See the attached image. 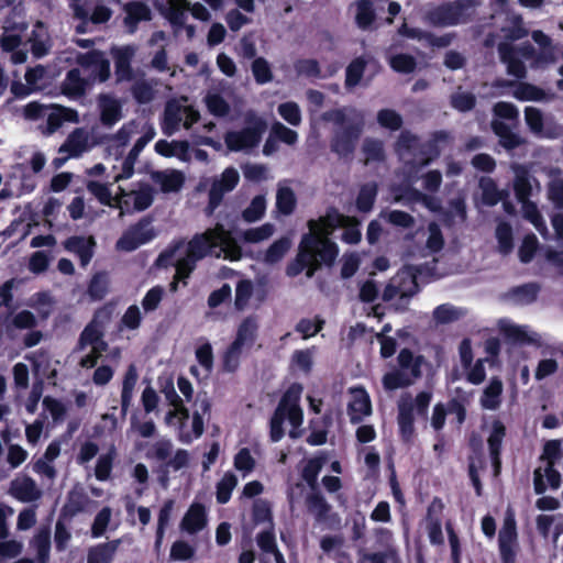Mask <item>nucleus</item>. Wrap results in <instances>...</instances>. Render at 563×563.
I'll use <instances>...</instances> for the list:
<instances>
[{
  "instance_id": "obj_1",
  "label": "nucleus",
  "mask_w": 563,
  "mask_h": 563,
  "mask_svg": "<svg viewBox=\"0 0 563 563\" xmlns=\"http://www.w3.org/2000/svg\"><path fill=\"white\" fill-rule=\"evenodd\" d=\"M347 219L338 209L330 208L318 221L310 220V232L301 236L295 258L286 266V275L294 278L306 271V276L312 278L322 265L331 267L339 255V246L329 238L320 236L317 230L319 224L330 230L343 227Z\"/></svg>"
},
{
  "instance_id": "obj_2",
  "label": "nucleus",
  "mask_w": 563,
  "mask_h": 563,
  "mask_svg": "<svg viewBox=\"0 0 563 563\" xmlns=\"http://www.w3.org/2000/svg\"><path fill=\"white\" fill-rule=\"evenodd\" d=\"M322 119L335 125L330 139V150L340 158H351L363 134L365 119L355 108L333 109L324 112Z\"/></svg>"
},
{
  "instance_id": "obj_3",
  "label": "nucleus",
  "mask_w": 563,
  "mask_h": 563,
  "mask_svg": "<svg viewBox=\"0 0 563 563\" xmlns=\"http://www.w3.org/2000/svg\"><path fill=\"white\" fill-rule=\"evenodd\" d=\"M302 389L300 384L294 383L283 394L269 419V440L273 443L279 442L284 438L286 419L294 428H299L302 424L303 412L300 407Z\"/></svg>"
},
{
  "instance_id": "obj_4",
  "label": "nucleus",
  "mask_w": 563,
  "mask_h": 563,
  "mask_svg": "<svg viewBox=\"0 0 563 563\" xmlns=\"http://www.w3.org/2000/svg\"><path fill=\"white\" fill-rule=\"evenodd\" d=\"M423 362L422 355H415L408 347L401 349L397 356L398 368L383 376L382 383L385 390L407 388L415 384L422 376Z\"/></svg>"
},
{
  "instance_id": "obj_5",
  "label": "nucleus",
  "mask_w": 563,
  "mask_h": 563,
  "mask_svg": "<svg viewBox=\"0 0 563 563\" xmlns=\"http://www.w3.org/2000/svg\"><path fill=\"white\" fill-rule=\"evenodd\" d=\"M173 442L169 439H161L156 441L146 452V457L163 462L159 467V482L165 486L168 483L169 470L175 472L188 466L189 453L185 449H178L173 453Z\"/></svg>"
},
{
  "instance_id": "obj_6",
  "label": "nucleus",
  "mask_w": 563,
  "mask_h": 563,
  "mask_svg": "<svg viewBox=\"0 0 563 563\" xmlns=\"http://www.w3.org/2000/svg\"><path fill=\"white\" fill-rule=\"evenodd\" d=\"M389 14L385 19L387 24L394 22V18L399 14L401 7L396 1L387 0H357L355 2V24L362 31H372L375 29L377 15L386 10Z\"/></svg>"
},
{
  "instance_id": "obj_7",
  "label": "nucleus",
  "mask_w": 563,
  "mask_h": 563,
  "mask_svg": "<svg viewBox=\"0 0 563 563\" xmlns=\"http://www.w3.org/2000/svg\"><path fill=\"white\" fill-rule=\"evenodd\" d=\"M246 125L240 131H229L224 135V143L232 152H240L245 148L257 146L266 131V122L255 114L245 118Z\"/></svg>"
},
{
  "instance_id": "obj_8",
  "label": "nucleus",
  "mask_w": 563,
  "mask_h": 563,
  "mask_svg": "<svg viewBox=\"0 0 563 563\" xmlns=\"http://www.w3.org/2000/svg\"><path fill=\"white\" fill-rule=\"evenodd\" d=\"M477 5L476 0H455L442 3L426 13V20L432 26H452L463 22L470 9Z\"/></svg>"
},
{
  "instance_id": "obj_9",
  "label": "nucleus",
  "mask_w": 563,
  "mask_h": 563,
  "mask_svg": "<svg viewBox=\"0 0 563 563\" xmlns=\"http://www.w3.org/2000/svg\"><path fill=\"white\" fill-rule=\"evenodd\" d=\"M152 218L143 217L135 224H132L117 241V249L124 252H133L141 245L151 242L156 232L151 227Z\"/></svg>"
},
{
  "instance_id": "obj_10",
  "label": "nucleus",
  "mask_w": 563,
  "mask_h": 563,
  "mask_svg": "<svg viewBox=\"0 0 563 563\" xmlns=\"http://www.w3.org/2000/svg\"><path fill=\"white\" fill-rule=\"evenodd\" d=\"M240 181V175L234 167L225 168L219 179H214L208 194V205L205 209L207 216H212L222 203L225 194L232 191Z\"/></svg>"
},
{
  "instance_id": "obj_11",
  "label": "nucleus",
  "mask_w": 563,
  "mask_h": 563,
  "mask_svg": "<svg viewBox=\"0 0 563 563\" xmlns=\"http://www.w3.org/2000/svg\"><path fill=\"white\" fill-rule=\"evenodd\" d=\"M498 550L501 563H517L519 550L518 532L515 518L510 515L504 520L498 533Z\"/></svg>"
},
{
  "instance_id": "obj_12",
  "label": "nucleus",
  "mask_w": 563,
  "mask_h": 563,
  "mask_svg": "<svg viewBox=\"0 0 563 563\" xmlns=\"http://www.w3.org/2000/svg\"><path fill=\"white\" fill-rule=\"evenodd\" d=\"M449 139L450 133L448 131H434L428 141L423 143L420 142L418 156L408 161L407 165L416 170L428 166L433 159L440 156L441 150L439 143H445Z\"/></svg>"
},
{
  "instance_id": "obj_13",
  "label": "nucleus",
  "mask_w": 563,
  "mask_h": 563,
  "mask_svg": "<svg viewBox=\"0 0 563 563\" xmlns=\"http://www.w3.org/2000/svg\"><path fill=\"white\" fill-rule=\"evenodd\" d=\"M91 503L90 497L80 484H76L68 490L66 501L60 508V518L71 521L78 514L85 512Z\"/></svg>"
},
{
  "instance_id": "obj_14",
  "label": "nucleus",
  "mask_w": 563,
  "mask_h": 563,
  "mask_svg": "<svg viewBox=\"0 0 563 563\" xmlns=\"http://www.w3.org/2000/svg\"><path fill=\"white\" fill-rule=\"evenodd\" d=\"M97 242L92 235H73L63 242L65 251L78 256L80 266L86 267L95 255Z\"/></svg>"
},
{
  "instance_id": "obj_15",
  "label": "nucleus",
  "mask_w": 563,
  "mask_h": 563,
  "mask_svg": "<svg viewBox=\"0 0 563 563\" xmlns=\"http://www.w3.org/2000/svg\"><path fill=\"white\" fill-rule=\"evenodd\" d=\"M214 250L220 249L223 252L224 258L229 261H239L242 257V247L238 243L230 230H227L223 224L217 223L213 227Z\"/></svg>"
},
{
  "instance_id": "obj_16",
  "label": "nucleus",
  "mask_w": 563,
  "mask_h": 563,
  "mask_svg": "<svg viewBox=\"0 0 563 563\" xmlns=\"http://www.w3.org/2000/svg\"><path fill=\"white\" fill-rule=\"evenodd\" d=\"M214 252L213 228L196 233L188 242L186 256L198 262Z\"/></svg>"
},
{
  "instance_id": "obj_17",
  "label": "nucleus",
  "mask_w": 563,
  "mask_h": 563,
  "mask_svg": "<svg viewBox=\"0 0 563 563\" xmlns=\"http://www.w3.org/2000/svg\"><path fill=\"white\" fill-rule=\"evenodd\" d=\"M499 59L507 66V73L517 79H523L527 76L525 63L517 56V48L507 42H500L497 46Z\"/></svg>"
},
{
  "instance_id": "obj_18",
  "label": "nucleus",
  "mask_w": 563,
  "mask_h": 563,
  "mask_svg": "<svg viewBox=\"0 0 563 563\" xmlns=\"http://www.w3.org/2000/svg\"><path fill=\"white\" fill-rule=\"evenodd\" d=\"M415 406L410 398H401L398 402L397 422L399 435L405 443L411 442L415 435Z\"/></svg>"
},
{
  "instance_id": "obj_19",
  "label": "nucleus",
  "mask_w": 563,
  "mask_h": 563,
  "mask_svg": "<svg viewBox=\"0 0 563 563\" xmlns=\"http://www.w3.org/2000/svg\"><path fill=\"white\" fill-rule=\"evenodd\" d=\"M347 413L351 423H360L364 417L372 413V402L365 388L360 387L352 390V400L347 405Z\"/></svg>"
},
{
  "instance_id": "obj_20",
  "label": "nucleus",
  "mask_w": 563,
  "mask_h": 563,
  "mask_svg": "<svg viewBox=\"0 0 563 563\" xmlns=\"http://www.w3.org/2000/svg\"><path fill=\"white\" fill-rule=\"evenodd\" d=\"M65 122L78 123L79 115L75 109L64 106H53L46 118L44 134L51 135L63 126Z\"/></svg>"
},
{
  "instance_id": "obj_21",
  "label": "nucleus",
  "mask_w": 563,
  "mask_h": 563,
  "mask_svg": "<svg viewBox=\"0 0 563 563\" xmlns=\"http://www.w3.org/2000/svg\"><path fill=\"white\" fill-rule=\"evenodd\" d=\"M207 521L206 507L200 503H194L183 517L180 528L189 534H195L207 526Z\"/></svg>"
},
{
  "instance_id": "obj_22",
  "label": "nucleus",
  "mask_w": 563,
  "mask_h": 563,
  "mask_svg": "<svg viewBox=\"0 0 563 563\" xmlns=\"http://www.w3.org/2000/svg\"><path fill=\"white\" fill-rule=\"evenodd\" d=\"M112 56L114 59L117 80H131L133 78L131 62L134 56V48L129 45L112 48Z\"/></svg>"
},
{
  "instance_id": "obj_23",
  "label": "nucleus",
  "mask_w": 563,
  "mask_h": 563,
  "mask_svg": "<svg viewBox=\"0 0 563 563\" xmlns=\"http://www.w3.org/2000/svg\"><path fill=\"white\" fill-rule=\"evenodd\" d=\"M125 16L124 25L134 32L142 21H150L152 19V12L148 5L142 1H130L123 7Z\"/></svg>"
},
{
  "instance_id": "obj_24",
  "label": "nucleus",
  "mask_w": 563,
  "mask_h": 563,
  "mask_svg": "<svg viewBox=\"0 0 563 563\" xmlns=\"http://www.w3.org/2000/svg\"><path fill=\"white\" fill-rule=\"evenodd\" d=\"M490 126L494 134L498 137L499 144L506 151H514L526 143L523 137L512 132L510 126L501 120L494 119Z\"/></svg>"
},
{
  "instance_id": "obj_25",
  "label": "nucleus",
  "mask_w": 563,
  "mask_h": 563,
  "mask_svg": "<svg viewBox=\"0 0 563 563\" xmlns=\"http://www.w3.org/2000/svg\"><path fill=\"white\" fill-rule=\"evenodd\" d=\"M88 148V134L81 129L77 128L68 134L65 142L60 145L58 152L67 153L68 157H79Z\"/></svg>"
},
{
  "instance_id": "obj_26",
  "label": "nucleus",
  "mask_w": 563,
  "mask_h": 563,
  "mask_svg": "<svg viewBox=\"0 0 563 563\" xmlns=\"http://www.w3.org/2000/svg\"><path fill=\"white\" fill-rule=\"evenodd\" d=\"M257 322L254 317H246L239 324L234 340L231 342L234 345L251 349L257 338Z\"/></svg>"
},
{
  "instance_id": "obj_27",
  "label": "nucleus",
  "mask_w": 563,
  "mask_h": 563,
  "mask_svg": "<svg viewBox=\"0 0 563 563\" xmlns=\"http://www.w3.org/2000/svg\"><path fill=\"white\" fill-rule=\"evenodd\" d=\"M121 544L120 539L99 543L88 550L87 563H112Z\"/></svg>"
},
{
  "instance_id": "obj_28",
  "label": "nucleus",
  "mask_w": 563,
  "mask_h": 563,
  "mask_svg": "<svg viewBox=\"0 0 563 563\" xmlns=\"http://www.w3.org/2000/svg\"><path fill=\"white\" fill-rule=\"evenodd\" d=\"M553 463H548L544 468V474L542 470L536 468L533 472V488L536 494L541 495L547 490V484L544 482V476L549 483V486L552 489H558L561 485V474L555 470Z\"/></svg>"
},
{
  "instance_id": "obj_29",
  "label": "nucleus",
  "mask_w": 563,
  "mask_h": 563,
  "mask_svg": "<svg viewBox=\"0 0 563 563\" xmlns=\"http://www.w3.org/2000/svg\"><path fill=\"white\" fill-rule=\"evenodd\" d=\"M60 88L66 97L80 98L86 92L87 80L81 77L78 68H71L67 71Z\"/></svg>"
},
{
  "instance_id": "obj_30",
  "label": "nucleus",
  "mask_w": 563,
  "mask_h": 563,
  "mask_svg": "<svg viewBox=\"0 0 563 563\" xmlns=\"http://www.w3.org/2000/svg\"><path fill=\"white\" fill-rule=\"evenodd\" d=\"M122 117L120 102L110 97L102 95L100 97V121L104 126L114 125Z\"/></svg>"
},
{
  "instance_id": "obj_31",
  "label": "nucleus",
  "mask_w": 563,
  "mask_h": 563,
  "mask_svg": "<svg viewBox=\"0 0 563 563\" xmlns=\"http://www.w3.org/2000/svg\"><path fill=\"white\" fill-rule=\"evenodd\" d=\"M478 185L482 190V201L485 206L494 207L509 196L507 190L498 189L496 181L490 177H482Z\"/></svg>"
},
{
  "instance_id": "obj_32",
  "label": "nucleus",
  "mask_w": 563,
  "mask_h": 563,
  "mask_svg": "<svg viewBox=\"0 0 563 563\" xmlns=\"http://www.w3.org/2000/svg\"><path fill=\"white\" fill-rule=\"evenodd\" d=\"M306 506L309 514H311L318 522H324L331 511V505L319 490L307 495Z\"/></svg>"
},
{
  "instance_id": "obj_33",
  "label": "nucleus",
  "mask_w": 563,
  "mask_h": 563,
  "mask_svg": "<svg viewBox=\"0 0 563 563\" xmlns=\"http://www.w3.org/2000/svg\"><path fill=\"white\" fill-rule=\"evenodd\" d=\"M137 373L133 364H131L123 377L121 390V417L124 419L133 398V390L136 385Z\"/></svg>"
},
{
  "instance_id": "obj_34",
  "label": "nucleus",
  "mask_w": 563,
  "mask_h": 563,
  "mask_svg": "<svg viewBox=\"0 0 563 563\" xmlns=\"http://www.w3.org/2000/svg\"><path fill=\"white\" fill-rule=\"evenodd\" d=\"M378 194L376 181H368L360 187L356 196L355 206L360 212L367 213L372 211Z\"/></svg>"
},
{
  "instance_id": "obj_35",
  "label": "nucleus",
  "mask_w": 563,
  "mask_h": 563,
  "mask_svg": "<svg viewBox=\"0 0 563 563\" xmlns=\"http://www.w3.org/2000/svg\"><path fill=\"white\" fill-rule=\"evenodd\" d=\"M499 86H514L516 85V90L514 91V97L520 101H540L544 98L545 93L543 89L540 87L529 84V82H515V81H501L498 84Z\"/></svg>"
},
{
  "instance_id": "obj_36",
  "label": "nucleus",
  "mask_w": 563,
  "mask_h": 563,
  "mask_svg": "<svg viewBox=\"0 0 563 563\" xmlns=\"http://www.w3.org/2000/svg\"><path fill=\"white\" fill-rule=\"evenodd\" d=\"M503 383L499 378L490 379L481 397V405L484 409L496 410L501 402Z\"/></svg>"
},
{
  "instance_id": "obj_37",
  "label": "nucleus",
  "mask_w": 563,
  "mask_h": 563,
  "mask_svg": "<svg viewBox=\"0 0 563 563\" xmlns=\"http://www.w3.org/2000/svg\"><path fill=\"white\" fill-rule=\"evenodd\" d=\"M153 179L161 185L163 192H175L180 190L184 185V175L179 170H172L170 173L155 172Z\"/></svg>"
},
{
  "instance_id": "obj_38",
  "label": "nucleus",
  "mask_w": 563,
  "mask_h": 563,
  "mask_svg": "<svg viewBox=\"0 0 563 563\" xmlns=\"http://www.w3.org/2000/svg\"><path fill=\"white\" fill-rule=\"evenodd\" d=\"M210 408H211V405L210 402L205 399L200 402V410L201 411H198L196 410L194 413H192V434L190 433H181L180 437H179V440L184 443H191L194 439H198L202 435L203 433V430H205V424H203V415L209 412L210 411Z\"/></svg>"
},
{
  "instance_id": "obj_39",
  "label": "nucleus",
  "mask_w": 563,
  "mask_h": 563,
  "mask_svg": "<svg viewBox=\"0 0 563 563\" xmlns=\"http://www.w3.org/2000/svg\"><path fill=\"white\" fill-rule=\"evenodd\" d=\"M539 292V284L526 283L510 288L508 295L519 303L530 305L537 300Z\"/></svg>"
},
{
  "instance_id": "obj_40",
  "label": "nucleus",
  "mask_w": 563,
  "mask_h": 563,
  "mask_svg": "<svg viewBox=\"0 0 563 563\" xmlns=\"http://www.w3.org/2000/svg\"><path fill=\"white\" fill-rule=\"evenodd\" d=\"M14 497L22 503L35 501L41 497L36 483L31 477H25L21 483L12 486Z\"/></svg>"
},
{
  "instance_id": "obj_41",
  "label": "nucleus",
  "mask_w": 563,
  "mask_h": 563,
  "mask_svg": "<svg viewBox=\"0 0 563 563\" xmlns=\"http://www.w3.org/2000/svg\"><path fill=\"white\" fill-rule=\"evenodd\" d=\"M514 192L517 200L521 202L522 206L531 202L530 196L532 195V186L528 170L521 169L520 172L516 173L514 179Z\"/></svg>"
},
{
  "instance_id": "obj_42",
  "label": "nucleus",
  "mask_w": 563,
  "mask_h": 563,
  "mask_svg": "<svg viewBox=\"0 0 563 563\" xmlns=\"http://www.w3.org/2000/svg\"><path fill=\"white\" fill-rule=\"evenodd\" d=\"M143 148H144L143 140H136L134 145L132 146V148L125 156V158L122 163L121 173L114 177V181L129 179L133 176L135 162H136L140 153L143 151Z\"/></svg>"
},
{
  "instance_id": "obj_43",
  "label": "nucleus",
  "mask_w": 563,
  "mask_h": 563,
  "mask_svg": "<svg viewBox=\"0 0 563 563\" xmlns=\"http://www.w3.org/2000/svg\"><path fill=\"white\" fill-rule=\"evenodd\" d=\"M367 66V60L363 57H356L354 58L346 67L345 69V88L351 89L356 87L364 75V71Z\"/></svg>"
},
{
  "instance_id": "obj_44",
  "label": "nucleus",
  "mask_w": 563,
  "mask_h": 563,
  "mask_svg": "<svg viewBox=\"0 0 563 563\" xmlns=\"http://www.w3.org/2000/svg\"><path fill=\"white\" fill-rule=\"evenodd\" d=\"M101 338H103L101 327L97 323V320H92L81 331L75 352L84 351L88 345L92 346V344L98 342Z\"/></svg>"
},
{
  "instance_id": "obj_45",
  "label": "nucleus",
  "mask_w": 563,
  "mask_h": 563,
  "mask_svg": "<svg viewBox=\"0 0 563 563\" xmlns=\"http://www.w3.org/2000/svg\"><path fill=\"white\" fill-rule=\"evenodd\" d=\"M254 294V285L251 279H240L235 286L234 308L243 311L249 306Z\"/></svg>"
},
{
  "instance_id": "obj_46",
  "label": "nucleus",
  "mask_w": 563,
  "mask_h": 563,
  "mask_svg": "<svg viewBox=\"0 0 563 563\" xmlns=\"http://www.w3.org/2000/svg\"><path fill=\"white\" fill-rule=\"evenodd\" d=\"M506 437V427L505 424L495 419L492 423V430L487 439L489 455L496 454L501 455L503 441Z\"/></svg>"
},
{
  "instance_id": "obj_47",
  "label": "nucleus",
  "mask_w": 563,
  "mask_h": 563,
  "mask_svg": "<svg viewBox=\"0 0 563 563\" xmlns=\"http://www.w3.org/2000/svg\"><path fill=\"white\" fill-rule=\"evenodd\" d=\"M266 211V199L263 195L255 196L242 211V219L247 223L260 221Z\"/></svg>"
},
{
  "instance_id": "obj_48",
  "label": "nucleus",
  "mask_w": 563,
  "mask_h": 563,
  "mask_svg": "<svg viewBox=\"0 0 563 563\" xmlns=\"http://www.w3.org/2000/svg\"><path fill=\"white\" fill-rule=\"evenodd\" d=\"M525 120L529 130L533 134L538 136L552 137L550 133H544L543 131L544 119L540 109L534 107H527L525 109Z\"/></svg>"
},
{
  "instance_id": "obj_49",
  "label": "nucleus",
  "mask_w": 563,
  "mask_h": 563,
  "mask_svg": "<svg viewBox=\"0 0 563 563\" xmlns=\"http://www.w3.org/2000/svg\"><path fill=\"white\" fill-rule=\"evenodd\" d=\"M236 484L238 478L233 473L228 472L223 475L217 484L216 498L218 504L224 505L231 499L232 492Z\"/></svg>"
},
{
  "instance_id": "obj_50",
  "label": "nucleus",
  "mask_w": 563,
  "mask_h": 563,
  "mask_svg": "<svg viewBox=\"0 0 563 563\" xmlns=\"http://www.w3.org/2000/svg\"><path fill=\"white\" fill-rule=\"evenodd\" d=\"M496 239L500 254L508 255L514 250V235L510 223L504 221L496 228Z\"/></svg>"
},
{
  "instance_id": "obj_51",
  "label": "nucleus",
  "mask_w": 563,
  "mask_h": 563,
  "mask_svg": "<svg viewBox=\"0 0 563 563\" xmlns=\"http://www.w3.org/2000/svg\"><path fill=\"white\" fill-rule=\"evenodd\" d=\"M290 240L288 238H280L274 241L264 254V262L267 264L278 263L290 249Z\"/></svg>"
},
{
  "instance_id": "obj_52",
  "label": "nucleus",
  "mask_w": 563,
  "mask_h": 563,
  "mask_svg": "<svg viewBox=\"0 0 563 563\" xmlns=\"http://www.w3.org/2000/svg\"><path fill=\"white\" fill-rule=\"evenodd\" d=\"M420 140L419 137L408 130L400 132L397 142L396 150L398 152H405L416 158L418 156Z\"/></svg>"
},
{
  "instance_id": "obj_53",
  "label": "nucleus",
  "mask_w": 563,
  "mask_h": 563,
  "mask_svg": "<svg viewBox=\"0 0 563 563\" xmlns=\"http://www.w3.org/2000/svg\"><path fill=\"white\" fill-rule=\"evenodd\" d=\"M252 521L254 525L268 523L273 527V514L271 505L265 499H256L252 506Z\"/></svg>"
},
{
  "instance_id": "obj_54",
  "label": "nucleus",
  "mask_w": 563,
  "mask_h": 563,
  "mask_svg": "<svg viewBox=\"0 0 563 563\" xmlns=\"http://www.w3.org/2000/svg\"><path fill=\"white\" fill-rule=\"evenodd\" d=\"M522 213L523 218L529 221L542 236L548 234L547 223L536 202H528V205L522 206Z\"/></svg>"
},
{
  "instance_id": "obj_55",
  "label": "nucleus",
  "mask_w": 563,
  "mask_h": 563,
  "mask_svg": "<svg viewBox=\"0 0 563 563\" xmlns=\"http://www.w3.org/2000/svg\"><path fill=\"white\" fill-rule=\"evenodd\" d=\"M390 68L399 74H411L417 68V60L410 54L399 53L393 55L389 60Z\"/></svg>"
},
{
  "instance_id": "obj_56",
  "label": "nucleus",
  "mask_w": 563,
  "mask_h": 563,
  "mask_svg": "<svg viewBox=\"0 0 563 563\" xmlns=\"http://www.w3.org/2000/svg\"><path fill=\"white\" fill-rule=\"evenodd\" d=\"M362 151L366 163L383 162L385 159L384 143L378 139L366 137L363 142Z\"/></svg>"
},
{
  "instance_id": "obj_57",
  "label": "nucleus",
  "mask_w": 563,
  "mask_h": 563,
  "mask_svg": "<svg viewBox=\"0 0 563 563\" xmlns=\"http://www.w3.org/2000/svg\"><path fill=\"white\" fill-rule=\"evenodd\" d=\"M323 462L324 461L321 457H313L310 459L302 468L301 477L312 492L317 490L318 475L323 466Z\"/></svg>"
},
{
  "instance_id": "obj_58",
  "label": "nucleus",
  "mask_w": 563,
  "mask_h": 563,
  "mask_svg": "<svg viewBox=\"0 0 563 563\" xmlns=\"http://www.w3.org/2000/svg\"><path fill=\"white\" fill-rule=\"evenodd\" d=\"M296 196L290 188L285 187L278 189L276 196V207L282 214H291L296 208Z\"/></svg>"
},
{
  "instance_id": "obj_59",
  "label": "nucleus",
  "mask_w": 563,
  "mask_h": 563,
  "mask_svg": "<svg viewBox=\"0 0 563 563\" xmlns=\"http://www.w3.org/2000/svg\"><path fill=\"white\" fill-rule=\"evenodd\" d=\"M88 295L93 300H102L108 294V278L104 273H96L88 285Z\"/></svg>"
},
{
  "instance_id": "obj_60",
  "label": "nucleus",
  "mask_w": 563,
  "mask_h": 563,
  "mask_svg": "<svg viewBox=\"0 0 563 563\" xmlns=\"http://www.w3.org/2000/svg\"><path fill=\"white\" fill-rule=\"evenodd\" d=\"M450 104L453 109L459 112H468L472 111L476 106V97L472 92H461L456 91L450 97Z\"/></svg>"
},
{
  "instance_id": "obj_61",
  "label": "nucleus",
  "mask_w": 563,
  "mask_h": 563,
  "mask_svg": "<svg viewBox=\"0 0 563 563\" xmlns=\"http://www.w3.org/2000/svg\"><path fill=\"white\" fill-rule=\"evenodd\" d=\"M242 349L230 343L222 355V371L225 373H235L240 367Z\"/></svg>"
},
{
  "instance_id": "obj_62",
  "label": "nucleus",
  "mask_w": 563,
  "mask_h": 563,
  "mask_svg": "<svg viewBox=\"0 0 563 563\" xmlns=\"http://www.w3.org/2000/svg\"><path fill=\"white\" fill-rule=\"evenodd\" d=\"M539 247L538 238L533 233L527 234L518 250V256L521 263L528 264L530 263Z\"/></svg>"
},
{
  "instance_id": "obj_63",
  "label": "nucleus",
  "mask_w": 563,
  "mask_h": 563,
  "mask_svg": "<svg viewBox=\"0 0 563 563\" xmlns=\"http://www.w3.org/2000/svg\"><path fill=\"white\" fill-rule=\"evenodd\" d=\"M208 111L214 117H225L230 112V106L220 93H209L205 98Z\"/></svg>"
},
{
  "instance_id": "obj_64",
  "label": "nucleus",
  "mask_w": 563,
  "mask_h": 563,
  "mask_svg": "<svg viewBox=\"0 0 563 563\" xmlns=\"http://www.w3.org/2000/svg\"><path fill=\"white\" fill-rule=\"evenodd\" d=\"M377 122L382 128L398 131L402 126L401 115L393 109H382L377 112Z\"/></svg>"
}]
</instances>
